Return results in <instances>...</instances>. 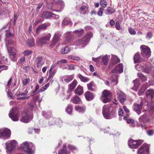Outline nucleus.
<instances>
[{
    "label": "nucleus",
    "instance_id": "1",
    "mask_svg": "<svg viewBox=\"0 0 154 154\" xmlns=\"http://www.w3.org/2000/svg\"><path fill=\"white\" fill-rule=\"evenodd\" d=\"M128 116V115L127 114L126 116H124L123 119L124 120H127V123L133 127L138 126L139 127H141L142 128H145V125L142 124V123H146L149 121V117L147 116L146 114H144L139 118L140 123H139L137 122H135L132 119H128L127 118Z\"/></svg>",
    "mask_w": 154,
    "mask_h": 154
},
{
    "label": "nucleus",
    "instance_id": "2",
    "mask_svg": "<svg viewBox=\"0 0 154 154\" xmlns=\"http://www.w3.org/2000/svg\"><path fill=\"white\" fill-rule=\"evenodd\" d=\"M48 8L49 9L58 12H60L64 6L63 1L60 0H47Z\"/></svg>",
    "mask_w": 154,
    "mask_h": 154
},
{
    "label": "nucleus",
    "instance_id": "3",
    "mask_svg": "<svg viewBox=\"0 0 154 154\" xmlns=\"http://www.w3.org/2000/svg\"><path fill=\"white\" fill-rule=\"evenodd\" d=\"M102 114L105 119H111L115 116V109L110 105H104L102 109Z\"/></svg>",
    "mask_w": 154,
    "mask_h": 154
},
{
    "label": "nucleus",
    "instance_id": "4",
    "mask_svg": "<svg viewBox=\"0 0 154 154\" xmlns=\"http://www.w3.org/2000/svg\"><path fill=\"white\" fill-rule=\"evenodd\" d=\"M123 67L122 63H119L113 69L111 73V79L112 81L114 82V85L118 83V75L117 73L120 74L123 71Z\"/></svg>",
    "mask_w": 154,
    "mask_h": 154
},
{
    "label": "nucleus",
    "instance_id": "5",
    "mask_svg": "<svg viewBox=\"0 0 154 154\" xmlns=\"http://www.w3.org/2000/svg\"><path fill=\"white\" fill-rule=\"evenodd\" d=\"M15 44L14 42H12L11 40L6 41V47L10 57L13 61L15 60L16 57V49L14 47Z\"/></svg>",
    "mask_w": 154,
    "mask_h": 154
},
{
    "label": "nucleus",
    "instance_id": "6",
    "mask_svg": "<svg viewBox=\"0 0 154 154\" xmlns=\"http://www.w3.org/2000/svg\"><path fill=\"white\" fill-rule=\"evenodd\" d=\"M20 148L26 154H33L34 145L31 142L25 141L22 143Z\"/></svg>",
    "mask_w": 154,
    "mask_h": 154
},
{
    "label": "nucleus",
    "instance_id": "7",
    "mask_svg": "<svg viewBox=\"0 0 154 154\" xmlns=\"http://www.w3.org/2000/svg\"><path fill=\"white\" fill-rule=\"evenodd\" d=\"M92 35V33H89L82 38L79 39L75 41V45L77 46L82 45V47L84 48L87 45Z\"/></svg>",
    "mask_w": 154,
    "mask_h": 154
},
{
    "label": "nucleus",
    "instance_id": "8",
    "mask_svg": "<svg viewBox=\"0 0 154 154\" xmlns=\"http://www.w3.org/2000/svg\"><path fill=\"white\" fill-rule=\"evenodd\" d=\"M5 145L7 154H11V153L18 146V143L16 140H12L7 142Z\"/></svg>",
    "mask_w": 154,
    "mask_h": 154
},
{
    "label": "nucleus",
    "instance_id": "9",
    "mask_svg": "<svg viewBox=\"0 0 154 154\" xmlns=\"http://www.w3.org/2000/svg\"><path fill=\"white\" fill-rule=\"evenodd\" d=\"M32 113L28 111H26L22 113L20 120L23 123H28L32 120Z\"/></svg>",
    "mask_w": 154,
    "mask_h": 154
},
{
    "label": "nucleus",
    "instance_id": "10",
    "mask_svg": "<svg viewBox=\"0 0 154 154\" xmlns=\"http://www.w3.org/2000/svg\"><path fill=\"white\" fill-rule=\"evenodd\" d=\"M109 57V56L107 55H101L97 58H93L92 60L94 62L103 63L104 65H106L108 64Z\"/></svg>",
    "mask_w": 154,
    "mask_h": 154
},
{
    "label": "nucleus",
    "instance_id": "11",
    "mask_svg": "<svg viewBox=\"0 0 154 154\" xmlns=\"http://www.w3.org/2000/svg\"><path fill=\"white\" fill-rule=\"evenodd\" d=\"M20 116L18 109L17 108H13L9 114V117L13 121H18Z\"/></svg>",
    "mask_w": 154,
    "mask_h": 154
},
{
    "label": "nucleus",
    "instance_id": "12",
    "mask_svg": "<svg viewBox=\"0 0 154 154\" xmlns=\"http://www.w3.org/2000/svg\"><path fill=\"white\" fill-rule=\"evenodd\" d=\"M10 130L7 128L0 129V139L5 140L9 138L11 135Z\"/></svg>",
    "mask_w": 154,
    "mask_h": 154
},
{
    "label": "nucleus",
    "instance_id": "13",
    "mask_svg": "<svg viewBox=\"0 0 154 154\" xmlns=\"http://www.w3.org/2000/svg\"><path fill=\"white\" fill-rule=\"evenodd\" d=\"M142 140H135L130 139L128 141L129 147L131 149H137L143 143Z\"/></svg>",
    "mask_w": 154,
    "mask_h": 154
},
{
    "label": "nucleus",
    "instance_id": "14",
    "mask_svg": "<svg viewBox=\"0 0 154 154\" xmlns=\"http://www.w3.org/2000/svg\"><path fill=\"white\" fill-rule=\"evenodd\" d=\"M149 144H143L138 149L137 154H149Z\"/></svg>",
    "mask_w": 154,
    "mask_h": 154
},
{
    "label": "nucleus",
    "instance_id": "15",
    "mask_svg": "<svg viewBox=\"0 0 154 154\" xmlns=\"http://www.w3.org/2000/svg\"><path fill=\"white\" fill-rule=\"evenodd\" d=\"M140 48L141 54L144 57L147 58L150 56V49L148 46L143 45H142L140 47Z\"/></svg>",
    "mask_w": 154,
    "mask_h": 154
},
{
    "label": "nucleus",
    "instance_id": "16",
    "mask_svg": "<svg viewBox=\"0 0 154 154\" xmlns=\"http://www.w3.org/2000/svg\"><path fill=\"white\" fill-rule=\"evenodd\" d=\"M111 98V94L110 92L106 90H105L103 92L101 97V100L104 103L109 102Z\"/></svg>",
    "mask_w": 154,
    "mask_h": 154
},
{
    "label": "nucleus",
    "instance_id": "17",
    "mask_svg": "<svg viewBox=\"0 0 154 154\" xmlns=\"http://www.w3.org/2000/svg\"><path fill=\"white\" fill-rule=\"evenodd\" d=\"M135 68L138 71H142L146 73H149V67L143 63L136 65L135 66Z\"/></svg>",
    "mask_w": 154,
    "mask_h": 154
},
{
    "label": "nucleus",
    "instance_id": "18",
    "mask_svg": "<svg viewBox=\"0 0 154 154\" xmlns=\"http://www.w3.org/2000/svg\"><path fill=\"white\" fill-rule=\"evenodd\" d=\"M62 121L60 119L58 118L51 119L49 122V126L56 124L59 127H60L62 126Z\"/></svg>",
    "mask_w": 154,
    "mask_h": 154
},
{
    "label": "nucleus",
    "instance_id": "19",
    "mask_svg": "<svg viewBox=\"0 0 154 154\" xmlns=\"http://www.w3.org/2000/svg\"><path fill=\"white\" fill-rule=\"evenodd\" d=\"M51 36V35L50 33L47 34L45 36L39 39L38 42V44L40 45H42L49 41Z\"/></svg>",
    "mask_w": 154,
    "mask_h": 154
},
{
    "label": "nucleus",
    "instance_id": "20",
    "mask_svg": "<svg viewBox=\"0 0 154 154\" xmlns=\"http://www.w3.org/2000/svg\"><path fill=\"white\" fill-rule=\"evenodd\" d=\"M77 81L75 79L69 85V90L68 91V93L69 95V97H68V98H69L72 92V91L75 88L77 85Z\"/></svg>",
    "mask_w": 154,
    "mask_h": 154
},
{
    "label": "nucleus",
    "instance_id": "21",
    "mask_svg": "<svg viewBox=\"0 0 154 154\" xmlns=\"http://www.w3.org/2000/svg\"><path fill=\"white\" fill-rule=\"evenodd\" d=\"M117 94L118 96V99L121 103L124 102L126 99V96L124 93L121 91H119L117 92Z\"/></svg>",
    "mask_w": 154,
    "mask_h": 154
},
{
    "label": "nucleus",
    "instance_id": "22",
    "mask_svg": "<svg viewBox=\"0 0 154 154\" xmlns=\"http://www.w3.org/2000/svg\"><path fill=\"white\" fill-rule=\"evenodd\" d=\"M86 107L85 106H80L79 105L75 106V110L81 113H84L86 110Z\"/></svg>",
    "mask_w": 154,
    "mask_h": 154
},
{
    "label": "nucleus",
    "instance_id": "23",
    "mask_svg": "<svg viewBox=\"0 0 154 154\" xmlns=\"http://www.w3.org/2000/svg\"><path fill=\"white\" fill-rule=\"evenodd\" d=\"M146 96L149 99L152 100L154 97V90L153 89L148 90L146 92Z\"/></svg>",
    "mask_w": 154,
    "mask_h": 154
},
{
    "label": "nucleus",
    "instance_id": "24",
    "mask_svg": "<svg viewBox=\"0 0 154 154\" xmlns=\"http://www.w3.org/2000/svg\"><path fill=\"white\" fill-rule=\"evenodd\" d=\"M74 78L73 75H65L62 78V80L63 82L68 83L72 80Z\"/></svg>",
    "mask_w": 154,
    "mask_h": 154
},
{
    "label": "nucleus",
    "instance_id": "25",
    "mask_svg": "<svg viewBox=\"0 0 154 154\" xmlns=\"http://www.w3.org/2000/svg\"><path fill=\"white\" fill-rule=\"evenodd\" d=\"M85 97L87 101H90L92 100L94 97L92 93L89 91H87L85 94Z\"/></svg>",
    "mask_w": 154,
    "mask_h": 154
},
{
    "label": "nucleus",
    "instance_id": "26",
    "mask_svg": "<svg viewBox=\"0 0 154 154\" xmlns=\"http://www.w3.org/2000/svg\"><path fill=\"white\" fill-rule=\"evenodd\" d=\"M74 92L75 94L80 95L84 92L83 87L80 85H79L76 88Z\"/></svg>",
    "mask_w": 154,
    "mask_h": 154
},
{
    "label": "nucleus",
    "instance_id": "27",
    "mask_svg": "<svg viewBox=\"0 0 154 154\" xmlns=\"http://www.w3.org/2000/svg\"><path fill=\"white\" fill-rule=\"evenodd\" d=\"M66 144H63V148L60 149L58 152V154H69V152L67 151Z\"/></svg>",
    "mask_w": 154,
    "mask_h": 154
},
{
    "label": "nucleus",
    "instance_id": "28",
    "mask_svg": "<svg viewBox=\"0 0 154 154\" xmlns=\"http://www.w3.org/2000/svg\"><path fill=\"white\" fill-rule=\"evenodd\" d=\"M71 101L75 104H80L81 100L78 96L75 95L72 97L71 100Z\"/></svg>",
    "mask_w": 154,
    "mask_h": 154
},
{
    "label": "nucleus",
    "instance_id": "29",
    "mask_svg": "<svg viewBox=\"0 0 154 154\" xmlns=\"http://www.w3.org/2000/svg\"><path fill=\"white\" fill-rule=\"evenodd\" d=\"M142 108V104L140 105L135 104L134 105V109L137 113L140 114L141 112V110Z\"/></svg>",
    "mask_w": 154,
    "mask_h": 154
},
{
    "label": "nucleus",
    "instance_id": "30",
    "mask_svg": "<svg viewBox=\"0 0 154 154\" xmlns=\"http://www.w3.org/2000/svg\"><path fill=\"white\" fill-rule=\"evenodd\" d=\"M134 86L132 88L133 90L137 91L139 88L140 84L139 80L138 79H136L133 81Z\"/></svg>",
    "mask_w": 154,
    "mask_h": 154
},
{
    "label": "nucleus",
    "instance_id": "31",
    "mask_svg": "<svg viewBox=\"0 0 154 154\" xmlns=\"http://www.w3.org/2000/svg\"><path fill=\"white\" fill-rule=\"evenodd\" d=\"M36 64L37 67H39L41 66L43 64L42 58L41 57H38L36 59Z\"/></svg>",
    "mask_w": 154,
    "mask_h": 154
},
{
    "label": "nucleus",
    "instance_id": "32",
    "mask_svg": "<svg viewBox=\"0 0 154 154\" xmlns=\"http://www.w3.org/2000/svg\"><path fill=\"white\" fill-rule=\"evenodd\" d=\"M52 14L48 12L45 11L43 13L42 17L44 18H48L52 17Z\"/></svg>",
    "mask_w": 154,
    "mask_h": 154
},
{
    "label": "nucleus",
    "instance_id": "33",
    "mask_svg": "<svg viewBox=\"0 0 154 154\" xmlns=\"http://www.w3.org/2000/svg\"><path fill=\"white\" fill-rule=\"evenodd\" d=\"M115 11V10L114 9L109 7L105 10V13L106 15H110L114 13Z\"/></svg>",
    "mask_w": 154,
    "mask_h": 154
},
{
    "label": "nucleus",
    "instance_id": "34",
    "mask_svg": "<svg viewBox=\"0 0 154 154\" xmlns=\"http://www.w3.org/2000/svg\"><path fill=\"white\" fill-rule=\"evenodd\" d=\"M140 57L139 53H136L134 57V60L135 63H138L140 61Z\"/></svg>",
    "mask_w": 154,
    "mask_h": 154
},
{
    "label": "nucleus",
    "instance_id": "35",
    "mask_svg": "<svg viewBox=\"0 0 154 154\" xmlns=\"http://www.w3.org/2000/svg\"><path fill=\"white\" fill-rule=\"evenodd\" d=\"M111 61V63L114 65L116 63L119 62L120 60L116 56L112 55Z\"/></svg>",
    "mask_w": 154,
    "mask_h": 154
},
{
    "label": "nucleus",
    "instance_id": "36",
    "mask_svg": "<svg viewBox=\"0 0 154 154\" xmlns=\"http://www.w3.org/2000/svg\"><path fill=\"white\" fill-rule=\"evenodd\" d=\"M148 85L146 84L143 85L141 87V89L138 91V93L139 96L142 95L144 92L145 90L146 89Z\"/></svg>",
    "mask_w": 154,
    "mask_h": 154
},
{
    "label": "nucleus",
    "instance_id": "37",
    "mask_svg": "<svg viewBox=\"0 0 154 154\" xmlns=\"http://www.w3.org/2000/svg\"><path fill=\"white\" fill-rule=\"evenodd\" d=\"M79 78L82 82H87L89 81V79L88 77H85L81 74H79L78 75Z\"/></svg>",
    "mask_w": 154,
    "mask_h": 154
},
{
    "label": "nucleus",
    "instance_id": "38",
    "mask_svg": "<svg viewBox=\"0 0 154 154\" xmlns=\"http://www.w3.org/2000/svg\"><path fill=\"white\" fill-rule=\"evenodd\" d=\"M73 33L75 35L79 36H80L82 35L84 33V30L83 29H80L74 31Z\"/></svg>",
    "mask_w": 154,
    "mask_h": 154
},
{
    "label": "nucleus",
    "instance_id": "39",
    "mask_svg": "<svg viewBox=\"0 0 154 154\" xmlns=\"http://www.w3.org/2000/svg\"><path fill=\"white\" fill-rule=\"evenodd\" d=\"M94 83L93 82H91L87 84V87L88 90L93 91L94 89Z\"/></svg>",
    "mask_w": 154,
    "mask_h": 154
},
{
    "label": "nucleus",
    "instance_id": "40",
    "mask_svg": "<svg viewBox=\"0 0 154 154\" xmlns=\"http://www.w3.org/2000/svg\"><path fill=\"white\" fill-rule=\"evenodd\" d=\"M70 51V48L69 47L66 46L62 48L60 51V53L63 54H67Z\"/></svg>",
    "mask_w": 154,
    "mask_h": 154
},
{
    "label": "nucleus",
    "instance_id": "41",
    "mask_svg": "<svg viewBox=\"0 0 154 154\" xmlns=\"http://www.w3.org/2000/svg\"><path fill=\"white\" fill-rule=\"evenodd\" d=\"M73 108L72 106L71 105H68L66 108V112L69 114L72 113V111Z\"/></svg>",
    "mask_w": 154,
    "mask_h": 154
},
{
    "label": "nucleus",
    "instance_id": "42",
    "mask_svg": "<svg viewBox=\"0 0 154 154\" xmlns=\"http://www.w3.org/2000/svg\"><path fill=\"white\" fill-rule=\"evenodd\" d=\"M60 37V35L59 33L56 32L54 35L53 40L57 43L59 40Z\"/></svg>",
    "mask_w": 154,
    "mask_h": 154
},
{
    "label": "nucleus",
    "instance_id": "43",
    "mask_svg": "<svg viewBox=\"0 0 154 154\" xmlns=\"http://www.w3.org/2000/svg\"><path fill=\"white\" fill-rule=\"evenodd\" d=\"M137 75L138 77L140 79L142 82H145L147 80V78L142 73H138Z\"/></svg>",
    "mask_w": 154,
    "mask_h": 154
},
{
    "label": "nucleus",
    "instance_id": "44",
    "mask_svg": "<svg viewBox=\"0 0 154 154\" xmlns=\"http://www.w3.org/2000/svg\"><path fill=\"white\" fill-rule=\"evenodd\" d=\"M65 36L66 37V39L67 41L68 42L71 41V38L72 35L71 34V32H68L65 34Z\"/></svg>",
    "mask_w": 154,
    "mask_h": 154
},
{
    "label": "nucleus",
    "instance_id": "45",
    "mask_svg": "<svg viewBox=\"0 0 154 154\" xmlns=\"http://www.w3.org/2000/svg\"><path fill=\"white\" fill-rule=\"evenodd\" d=\"M34 41L32 38L28 39L27 42V45L30 47L34 46Z\"/></svg>",
    "mask_w": 154,
    "mask_h": 154
},
{
    "label": "nucleus",
    "instance_id": "46",
    "mask_svg": "<svg viewBox=\"0 0 154 154\" xmlns=\"http://www.w3.org/2000/svg\"><path fill=\"white\" fill-rule=\"evenodd\" d=\"M57 70L54 69L53 70H49V75L48 76L49 78H51V79H52L57 72Z\"/></svg>",
    "mask_w": 154,
    "mask_h": 154
},
{
    "label": "nucleus",
    "instance_id": "47",
    "mask_svg": "<svg viewBox=\"0 0 154 154\" xmlns=\"http://www.w3.org/2000/svg\"><path fill=\"white\" fill-rule=\"evenodd\" d=\"M68 59L70 60H73L76 61H79L80 60V58L78 56L74 55H69L68 57Z\"/></svg>",
    "mask_w": 154,
    "mask_h": 154
},
{
    "label": "nucleus",
    "instance_id": "48",
    "mask_svg": "<svg viewBox=\"0 0 154 154\" xmlns=\"http://www.w3.org/2000/svg\"><path fill=\"white\" fill-rule=\"evenodd\" d=\"M50 85L49 83H47L43 87L39 90V92H42L46 90L47 88L49 87Z\"/></svg>",
    "mask_w": 154,
    "mask_h": 154
},
{
    "label": "nucleus",
    "instance_id": "49",
    "mask_svg": "<svg viewBox=\"0 0 154 154\" xmlns=\"http://www.w3.org/2000/svg\"><path fill=\"white\" fill-rule=\"evenodd\" d=\"M100 4L103 8H105L107 6V3L105 0H100Z\"/></svg>",
    "mask_w": 154,
    "mask_h": 154
},
{
    "label": "nucleus",
    "instance_id": "50",
    "mask_svg": "<svg viewBox=\"0 0 154 154\" xmlns=\"http://www.w3.org/2000/svg\"><path fill=\"white\" fill-rule=\"evenodd\" d=\"M32 52L29 50H25L23 52V54L25 56H28L32 54Z\"/></svg>",
    "mask_w": 154,
    "mask_h": 154
},
{
    "label": "nucleus",
    "instance_id": "51",
    "mask_svg": "<svg viewBox=\"0 0 154 154\" xmlns=\"http://www.w3.org/2000/svg\"><path fill=\"white\" fill-rule=\"evenodd\" d=\"M104 10L103 8H100L99 9L97 13V14L99 16H102Z\"/></svg>",
    "mask_w": 154,
    "mask_h": 154
},
{
    "label": "nucleus",
    "instance_id": "52",
    "mask_svg": "<svg viewBox=\"0 0 154 154\" xmlns=\"http://www.w3.org/2000/svg\"><path fill=\"white\" fill-rule=\"evenodd\" d=\"M46 27V26L45 25H42L41 26H39L37 28V31L38 32L41 29H45Z\"/></svg>",
    "mask_w": 154,
    "mask_h": 154
},
{
    "label": "nucleus",
    "instance_id": "53",
    "mask_svg": "<svg viewBox=\"0 0 154 154\" xmlns=\"http://www.w3.org/2000/svg\"><path fill=\"white\" fill-rule=\"evenodd\" d=\"M128 31L130 34L131 35H134L136 34V32L135 30L131 28H128Z\"/></svg>",
    "mask_w": 154,
    "mask_h": 154
},
{
    "label": "nucleus",
    "instance_id": "54",
    "mask_svg": "<svg viewBox=\"0 0 154 154\" xmlns=\"http://www.w3.org/2000/svg\"><path fill=\"white\" fill-rule=\"evenodd\" d=\"M8 97L11 99H13L14 98V94H12V93L10 91H8Z\"/></svg>",
    "mask_w": 154,
    "mask_h": 154
},
{
    "label": "nucleus",
    "instance_id": "55",
    "mask_svg": "<svg viewBox=\"0 0 154 154\" xmlns=\"http://www.w3.org/2000/svg\"><path fill=\"white\" fill-rule=\"evenodd\" d=\"M146 133L149 136H152L154 134V130H148L146 131Z\"/></svg>",
    "mask_w": 154,
    "mask_h": 154
},
{
    "label": "nucleus",
    "instance_id": "56",
    "mask_svg": "<svg viewBox=\"0 0 154 154\" xmlns=\"http://www.w3.org/2000/svg\"><path fill=\"white\" fill-rule=\"evenodd\" d=\"M30 79H23L22 80L23 85L24 86L26 85L29 82Z\"/></svg>",
    "mask_w": 154,
    "mask_h": 154
},
{
    "label": "nucleus",
    "instance_id": "57",
    "mask_svg": "<svg viewBox=\"0 0 154 154\" xmlns=\"http://www.w3.org/2000/svg\"><path fill=\"white\" fill-rule=\"evenodd\" d=\"M152 36V34L151 32H148L147 33L146 38L148 39H150Z\"/></svg>",
    "mask_w": 154,
    "mask_h": 154
},
{
    "label": "nucleus",
    "instance_id": "58",
    "mask_svg": "<svg viewBox=\"0 0 154 154\" xmlns=\"http://www.w3.org/2000/svg\"><path fill=\"white\" fill-rule=\"evenodd\" d=\"M115 27L116 29L118 30H119L121 29V27L119 22V21H117L115 24Z\"/></svg>",
    "mask_w": 154,
    "mask_h": 154
},
{
    "label": "nucleus",
    "instance_id": "59",
    "mask_svg": "<svg viewBox=\"0 0 154 154\" xmlns=\"http://www.w3.org/2000/svg\"><path fill=\"white\" fill-rule=\"evenodd\" d=\"M75 66L73 64H71L68 66V69L70 70H74L75 68Z\"/></svg>",
    "mask_w": 154,
    "mask_h": 154
},
{
    "label": "nucleus",
    "instance_id": "60",
    "mask_svg": "<svg viewBox=\"0 0 154 154\" xmlns=\"http://www.w3.org/2000/svg\"><path fill=\"white\" fill-rule=\"evenodd\" d=\"M8 67L7 66L3 65H0V70H3L7 69Z\"/></svg>",
    "mask_w": 154,
    "mask_h": 154
},
{
    "label": "nucleus",
    "instance_id": "61",
    "mask_svg": "<svg viewBox=\"0 0 154 154\" xmlns=\"http://www.w3.org/2000/svg\"><path fill=\"white\" fill-rule=\"evenodd\" d=\"M59 64V63H57V62L56 63L52 65L50 67V69L49 70H52V69L55 67L57 66V65Z\"/></svg>",
    "mask_w": 154,
    "mask_h": 154
},
{
    "label": "nucleus",
    "instance_id": "62",
    "mask_svg": "<svg viewBox=\"0 0 154 154\" xmlns=\"http://www.w3.org/2000/svg\"><path fill=\"white\" fill-rule=\"evenodd\" d=\"M59 63H67V61L65 59H63L60 60V61L57 62Z\"/></svg>",
    "mask_w": 154,
    "mask_h": 154
},
{
    "label": "nucleus",
    "instance_id": "63",
    "mask_svg": "<svg viewBox=\"0 0 154 154\" xmlns=\"http://www.w3.org/2000/svg\"><path fill=\"white\" fill-rule=\"evenodd\" d=\"M68 147L71 150L73 151L76 149V148L74 146L72 145H69L68 146Z\"/></svg>",
    "mask_w": 154,
    "mask_h": 154
},
{
    "label": "nucleus",
    "instance_id": "64",
    "mask_svg": "<svg viewBox=\"0 0 154 154\" xmlns=\"http://www.w3.org/2000/svg\"><path fill=\"white\" fill-rule=\"evenodd\" d=\"M118 113L119 116H123V110L122 109H119L118 111Z\"/></svg>",
    "mask_w": 154,
    "mask_h": 154
}]
</instances>
